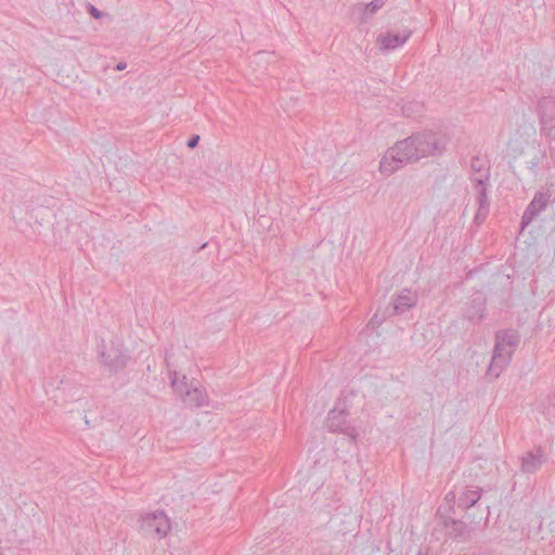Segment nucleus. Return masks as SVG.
Here are the masks:
<instances>
[{
	"label": "nucleus",
	"instance_id": "7",
	"mask_svg": "<svg viewBox=\"0 0 555 555\" xmlns=\"http://www.w3.org/2000/svg\"><path fill=\"white\" fill-rule=\"evenodd\" d=\"M326 427L332 433H339L347 436L353 443L357 440L358 431L356 427L348 422L345 409H339L338 406L332 409L326 420Z\"/></svg>",
	"mask_w": 555,
	"mask_h": 555
},
{
	"label": "nucleus",
	"instance_id": "5",
	"mask_svg": "<svg viewBox=\"0 0 555 555\" xmlns=\"http://www.w3.org/2000/svg\"><path fill=\"white\" fill-rule=\"evenodd\" d=\"M540 132L548 141H555V99L542 98L538 105Z\"/></svg>",
	"mask_w": 555,
	"mask_h": 555
},
{
	"label": "nucleus",
	"instance_id": "22",
	"mask_svg": "<svg viewBox=\"0 0 555 555\" xmlns=\"http://www.w3.org/2000/svg\"><path fill=\"white\" fill-rule=\"evenodd\" d=\"M486 509L489 512V506H486ZM487 515H489V513ZM486 520H488V516H486Z\"/></svg>",
	"mask_w": 555,
	"mask_h": 555
},
{
	"label": "nucleus",
	"instance_id": "12",
	"mask_svg": "<svg viewBox=\"0 0 555 555\" xmlns=\"http://www.w3.org/2000/svg\"><path fill=\"white\" fill-rule=\"evenodd\" d=\"M103 363L113 372L122 370L128 361L127 354L117 347H111L101 352Z\"/></svg>",
	"mask_w": 555,
	"mask_h": 555
},
{
	"label": "nucleus",
	"instance_id": "9",
	"mask_svg": "<svg viewBox=\"0 0 555 555\" xmlns=\"http://www.w3.org/2000/svg\"><path fill=\"white\" fill-rule=\"evenodd\" d=\"M482 489L479 487L467 486L462 488L456 494L454 491L446 495L448 502H456L462 509H468L474 506L481 498Z\"/></svg>",
	"mask_w": 555,
	"mask_h": 555
},
{
	"label": "nucleus",
	"instance_id": "13",
	"mask_svg": "<svg viewBox=\"0 0 555 555\" xmlns=\"http://www.w3.org/2000/svg\"><path fill=\"white\" fill-rule=\"evenodd\" d=\"M417 302L416 294L412 293L409 289H403L399 295L393 299V313L402 314L410 308L414 307Z\"/></svg>",
	"mask_w": 555,
	"mask_h": 555
},
{
	"label": "nucleus",
	"instance_id": "11",
	"mask_svg": "<svg viewBox=\"0 0 555 555\" xmlns=\"http://www.w3.org/2000/svg\"><path fill=\"white\" fill-rule=\"evenodd\" d=\"M520 464V470L524 474H534L542 465L546 462V456L541 448L534 451H528L522 454Z\"/></svg>",
	"mask_w": 555,
	"mask_h": 555
},
{
	"label": "nucleus",
	"instance_id": "23",
	"mask_svg": "<svg viewBox=\"0 0 555 555\" xmlns=\"http://www.w3.org/2000/svg\"><path fill=\"white\" fill-rule=\"evenodd\" d=\"M418 555H421V554H418Z\"/></svg>",
	"mask_w": 555,
	"mask_h": 555
},
{
	"label": "nucleus",
	"instance_id": "16",
	"mask_svg": "<svg viewBox=\"0 0 555 555\" xmlns=\"http://www.w3.org/2000/svg\"><path fill=\"white\" fill-rule=\"evenodd\" d=\"M454 531L456 532V535L463 537L466 532V526L462 521H453Z\"/></svg>",
	"mask_w": 555,
	"mask_h": 555
},
{
	"label": "nucleus",
	"instance_id": "10",
	"mask_svg": "<svg viewBox=\"0 0 555 555\" xmlns=\"http://www.w3.org/2000/svg\"><path fill=\"white\" fill-rule=\"evenodd\" d=\"M412 31L403 30L401 34L386 33L377 37V44L380 51L388 52L403 46L411 37Z\"/></svg>",
	"mask_w": 555,
	"mask_h": 555
},
{
	"label": "nucleus",
	"instance_id": "20",
	"mask_svg": "<svg viewBox=\"0 0 555 555\" xmlns=\"http://www.w3.org/2000/svg\"><path fill=\"white\" fill-rule=\"evenodd\" d=\"M198 141H199V137H198V135H193V137L188 141V146H189L190 149H194L195 146H197Z\"/></svg>",
	"mask_w": 555,
	"mask_h": 555
},
{
	"label": "nucleus",
	"instance_id": "8",
	"mask_svg": "<svg viewBox=\"0 0 555 555\" xmlns=\"http://www.w3.org/2000/svg\"><path fill=\"white\" fill-rule=\"evenodd\" d=\"M551 201V193L548 191L537 192L532 201L527 206L521 218V230L527 228L535 217L545 210Z\"/></svg>",
	"mask_w": 555,
	"mask_h": 555
},
{
	"label": "nucleus",
	"instance_id": "21",
	"mask_svg": "<svg viewBox=\"0 0 555 555\" xmlns=\"http://www.w3.org/2000/svg\"><path fill=\"white\" fill-rule=\"evenodd\" d=\"M125 68H126V63H118L117 66H116L117 70H122Z\"/></svg>",
	"mask_w": 555,
	"mask_h": 555
},
{
	"label": "nucleus",
	"instance_id": "17",
	"mask_svg": "<svg viewBox=\"0 0 555 555\" xmlns=\"http://www.w3.org/2000/svg\"><path fill=\"white\" fill-rule=\"evenodd\" d=\"M88 12L90 13V15L92 17H94L95 20H99L103 16V12H101L100 10H98L94 5L92 4H88Z\"/></svg>",
	"mask_w": 555,
	"mask_h": 555
},
{
	"label": "nucleus",
	"instance_id": "2",
	"mask_svg": "<svg viewBox=\"0 0 555 555\" xmlns=\"http://www.w3.org/2000/svg\"><path fill=\"white\" fill-rule=\"evenodd\" d=\"M519 344V336L514 331H500L495 334V345L487 375L498 378L508 366L515 348Z\"/></svg>",
	"mask_w": 555,
	"mask_h": 555
},
{
	"label": "nucleus",
	"instance_id": "18",
	"mask_svg": "<svg viewBox=\"0 0 555 555\" xmlns=\"http://www.w3.org/2000/svg\"><path fill=\"white\" fill-rule=\"evenodd\" d=\"M478 165H479V159L478 158H475V159L472 160V169L474 170V173H473L472 178L474 176H477L479 170L480 171H487L489 173L488 169H481V168L478 167Z\"/></svg>",
	"mask_w": 555,
	"mask_h": 555
},
{
	"label": "nucleus",
	"instance_id": "14",
	"mask_svg": "<svg viewBox=\"0 0 555 555\" xmlns=\"http://www.w3.org/2000/svg\"><path fill=\"white\" fill-rule=\"evenodd\" d=\"M486 301L481 295L475 297L465 310V317L472 322H479L483 319Z\"/></svg>",
	"mask_w": 555,
	"mask_h": 555
},
{
	"label": "nucleus",
	"instance_id": "3",
	"mask_svg": "<svg viewBox=\"0 0 555 555\" xmlns=\"http://www.w3.org/2000/svg\"><path fill=\"white\" fill-rule=\"evenodd\" d=\"M171 387L178 393L184 403L192 406H205L208 404V396L203 387L197 385H189L186 377L183 376L180 380L177 372L170 373Z\"/></svg>",
	"mask_w": 555,
	"mask_h": 555
},
{
	"label": "nucleus",
	"instance_id": "4",
	"mask_svg": "<svg viewBox=\"0 0 555 555\" xmlns=\"http://www.w3.org/2000/svg\"><path fill=\"white\" fill-rule=\"evenodd\" d=\"M170 529V520L163 511L146 513L139 518V530L145 537L163 539Z\"/></svg>",
	"mask_w": 555,
	"mask_h": 555
},
{
	"label": "nucleus",
	"instance_id": "6",
	"mask_svg": "<svg viewBox=\"0 0 555 555\" xmlns=\"http://www.w3.org/2000/svg\"><path fill=\"white\" fill-rule=\"evenodd\" d=\"M489 180V173L487 171H478L477 176H474L472 178V181L475 184V191H476V203L478 204V210L475 215V222L476 223H482L488 214H489V207L490 202L487 194V186L486 182Z\"/></svg>",
	"mask_w": 555,
	"mask_h": 555
},
{
	"label": "nucleus",
	"instance_id": "1",
	"mask_svg": "<svg viewBox=\"0 0 555 555\" xmlns=\"http://www.w3.org/2000/svg\"><path fill=\"white\" fill-rule=\"evenodd\" d=\"M448 145V138L441 132L420 131L398 141L388 149L379 163V171L390 176L406 164L422 158L441 155Z\"/></svg>",
	"mask_w": 555,
	"mask_h": 555
},
{
	"label": "nucleus",
	"instance_id": "15",
	"mask_svg": "<svg viewBox=\"0 0 555 555\" xmlns=\"http://www.w3.org/2000/svg\"><path fill=\"white\" fill-rule=\"evenodd\" d=\"M385 5V0H373L366 5L358 3L353 7V14H361L360 22L366 23L375 12Z\"/></svg>",
	"mask_w": 555,
	"mask_h": 555
},
{
	"label": "nucleus",
	"instance_id": "19",
	"mask_svg": "<svg viewBox=\"0 0 555 555\" xmlns=\"http://www.w3.org/2000/svg\"><path fill=\"white\" fill-rule=\"evenodd\" d=\"M383 323V318H379L377 314H374L371 320H370V324L372 326H378Z\"/></svg>",
	"mask_w": 555,
	"mask_h": 555
}]
</instances>
